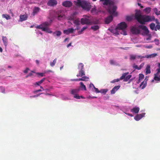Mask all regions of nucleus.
Masks as SVG:
<instances>
[{"mask_svg":"<svg viewBox=\"0 0 160 160\" xmlns=\"http://www.w3.org/2000/svg\"><path fill=\"white\" fill-rule=\"evenodd\" d=\"M62 34V32L59 31H57L53 32V35L54 36H57L58 37L60 36Z\"/></svg>","mask_w":160,"mask_h":160,"instance_id":"obj_21","label":"nucleus"},{"mask_svg":"<svg viewBox=\"0 0 160 160\" xmlns=\"http://www.w3.org/2000/svg\"><path fill=\"white\" fill-rule=\"evenodd\" d=\"M117 10L115 11L114 13L113 12L110 13L109 12H108L110 14V15L107 17L105 20V22L106 24H109L113 20V17H117L118 16V13L116 12Z\"/></svg>","mask_w":160,"mask_h":160,"instance_id":"obj_6","label":"nucleus"},{"mask_svg":"<svg viewBox=\"0 0 160 160\" xmlns=\"http://www.w3.org/2000/svg\"><path fill=\"white\" fill-rule=\"evenodd\" d=\"M160 29V25L159 24H157L156 25V27L155 28V30L157 31V30H159Z\"/></svg>","mask_w":160,"mask_h":160,"instance_id":"obj_47","label":"nucleus"},{"mask_svg":"<svg viewBox=\"0 0 160 160\" xmlns=\"http://www.w3.org/2000/svg\"><path fill=\"white\" fill-rule=\"evenodd\" d=\"M56 61H57V59L55 58V59H54V60L53 62H50V66L52 67H53L55 65V64H56Z\"/></svg>","mask_w":160,"mask_h":160,"instance_id":"obj_34","label":"nucleus"},{"mask_svg":"<svg viewBox=\"0 0 160 160\" xmlns=\"http://www.w3.org/2000/svg\"><path fill=\"white\" fill-rule=\"evenodd\" d=\"M0 90L2 92L4 93H5V89L3 87H0Z\"/></svg>","mask_w":160,"mask_h":160,"instance_id":"obj_40","label":"nucleus"},{"mask_svg":"<svg viewBox=\"0 0 160 160\" xmlns=\"http://www.w3.org/2000/svg\"><path fill=\"white\" fill-rule=\"evenodd\" d=\"M145 113H143L141 114H138L134 117V119L136 121H139L141 118L144 117L145 115Z\"/></svg>","mask_w":160,"mask_h":160,"instance_id":"obj_14","label":"nucleus"},{"mask_svg":"<svg viewBox=\"0 0 160 160\" xmlns=\"http://www.w3.org/2000/svg\"><path fill=\"white\" fill-rule=\"evenodd\" d=\"M72 43L70 42L69 44H68L67 46V47L68 48L71 45Z\"/></svg>","mask_w":160,"mask_h":160,"instance_id":"obj_64","label":"nucleus"},{"mask_svg":"<svg viewBox=\"0 0 160 160\" xmlns=\"http://www.w3.org/2000/svg\"><path fill=\"white\" fill-rule=\"evenodd\" d=\"M51 22H45L42 23V24L37 26L36 28L41 29L42 31H45L48 33H51L52 32V31L48 28L51 23Z\"/></svg>","mask_w":160,"mask_h":160,"instance_id":"obj_4","label":"nucleus"},{"mask_svg":"<svg viewBox=\"0 0 160 160\" xmlns=\"http://www.w3.org/2000/svg\"><path fill=\"white\" fill-rule=\"evenodd\" d=\"M110 62L111 64H114V61L112 60H111L110 61Z\"/></svg>","mask_w":160,"mask_h":160,"instance_id":"obj_58","label":"nucleus"},{"mask_svg":"<svg viewBox=\"0 0 160 160\" xmlns=\"http://www.w3.org/2000/svg\"><path fill=\"white\" fill-rule=\"evenodd\" d=\"M157 75H157L156 74H154V79L155 81H160V78L158 77L157 76Z\"/></svg>","mask_w":160,"mask_h":160,"instance_id":"obj_38","label":"nucleus"},{"mask_svg":"<svg viewBox=\"0 0 160 160\" xmlns=\"http://www.w3.org/2000/svg\"><path fill=\"white\" fill-rule=\"evenodd\" d=\"M40 10V8L38 7H34L33 13L34 15L36 14Z\"/></svg>","mask_w":160,"mask_h":160,"instance_id":"obj_22","label":"nucleus"},{"mask_svg":"<svg viewBox=\"0 0 160 160\" xmlns=\"http://www.w3.org/2000/svg\"><path fill=\"white\" fill-rule=\"evenodd\" d=\"M42 91V90L41 89H38V90L34 91V92H41Z\"/></svg>","mask_w":160,"mask_h":160,"instance_id":"obj_62","label":"nucleus"},{"mask_svg":"<svg viewBox=\"0 0 160 160\" xmlns=\"http://www.w3.org/2000/svg\"><path fill=\"white\" fill-rule=\"evenodd\" d=\"M78 68L79 70V73L77 74V76L82 77L85 75V72L84 70V65L82 63H80L78 66Z\"/></svg>","mask_w":160,"mask_h":160,"instance_id":"obj_7","label":"nucleus"},{"mask_svg":"<svg viewBox=\"0 0 160 160\" xmlns=\"http://www.w3.org/2000/svg\"><path fill=\"white\" fill-rule=\"evenodd\" d=\"M144 47L146 48H152V45H149L148 46L144 45Z\"/></svg>","mask_w":160,"mask_h":160,"instance_id":"obj_49","label":"nucleus"},{"mask_svg":"<svg viewBox=\"0 0 160 160\" xmlns=\"http://www.w3.org/2000/svg\"><path fill=\"white\" fill-rule=\"evenodd\" d=\"M133 68L135 69H136L138 70H139V67H138L137 65H136L135 64H134L133 65Z\"/></svg>","mask_w":160,"mask_h":160,"instance_id":"obj_46","label":"nucleus"},{"mask_svg":"<svg viewBox=\"0 0 160 160\" xmlns=\"http://www.w3.org/2000/svg\"><path fill=\"white\" fill-rule=\"evenodd\" d=\"M57 2L56 0H49L47 3V5L50 6H54L56 5Z\"/></svg>","mask_w":160,"mask_h":160,"instance_id":"obj_12","label":"nucleus"},{"mask_svg":"<svg viewBox=\"0 0 160 160\" xmlns=\"http://www.w3.org/2000/svg\"><path fill=\"white\" fill-rule=\"evenodd\" d=\"M127 26V25L125 22H122L118 24L116 29L122 30V32L121 33V34L125 35L127 34V32L125 30Z\"/></svg>","mask_w":160,"mask_h":160,"instance_id":"obj_5","label":"nucleus"},{"mask_svg":"<svg viewBox=\"0 0 160 160\" xmlns=\"http://www.w3.org/2000/svg\"><path fill=\"white\" fill-rule=\"evenodd\" d=\"M126 19L127 21H130L132 19V17L130 16H127L126 17Z\"/></svg>","mask_w":160,"mask_h":160,"instance_id":"obj_39","label":"nucleus"},{"mask_svg":"<svg viewBox=\"0 0 160 160\" xmlns=\"http://www.w3.org/2000/svg\"><path fill=\"white\" fill-rule=\"evenodd\" d=\"M129 73L128 72L124 73L122 74V76L120 77L121 80L123 79L124 82H127L131 77V75H127Z\"/></svg>","mask_w":160,"mask_h":160,"instance_id":"obj_9","label":"nucleus"},{"mask_svg":"<svg viewBox=\"0 0 160 160\" xmlns=\"http://www.w3.org/2000/svg\"><path fill=\"white\" fill-rule=\"evenodd\" d=\"M137 58V55H130V60H134Z\"/></svg>","mask_w":160,"mask_h":160,"instance_id":"obj_36","label":"nucleus"},{"mask_svg":"<svg viewBox=\"0 0 160 160\" xmlns=\"http://www.w3.org/2000/svg\"><path fill=\"white\" fill-rule=\"evenodd\" d=\"M139 108L137 107H135L131 110V111L135 113H138L139 111Z\"/></svg>","mask_w":160,"mask_h":160,"instance_id":"obj_18","label":"nucleus"},{"mask_svg":"<svg viewBox=\"0 0 160 160\" xmlns=\"http://www.w3.org/2000/svg\"><path fill=\"white\" fill-rule=\"evenodd\" d=\"M80 87L82 88V89H83L84 90L86 91V88L85 86L83 84V83L82 82H80Z\"/></svg>","mask_w":160,"mask_h":160,"instance_id":"obj_30","label":"nucleus"},{"mask_svg":"<svg viewBox=\"0 0 160 160\" xmlns=\"http://www.w3.org/2000/svg\"><path fill=\"white\" fill-rule=\"evenodd\" d=\"M74 3L77 7H81L83 10L87 11H89L91 8L90 3L86 1L77 0L74 1Z\"/></svg>","mask_w":160,"mask_h":160,"instance_id":"obj_3","label":"nucleus"},{"mask_svg":"<svg viewBox=\"0 0 160 160\" xmlns=\"http://www.w3.org/2000/svg\"><path fill=\"white\" fill-rule=\"evenodd\" d=\"M147 83L146 82L143 81L142 82L140 85V88L142 89H143L146 86Z\"/></svg>","mask_w":160,"mask_h":160,"instance_id":"obj_20","label":"nucleus"},{"mask_svg":"<svg viewBox=\"0 0 160 160\" xmlns=\"http://www.w3.org/2000/svg\"><path fill=\"white\" fill-rule=\"evenodd\" d=\"M154 42H155V44L156 45H158L159 44V40L157 39H155L154 40Z\"/></svg>","mask_w":160,"mask_h":160,"instance_id":"obj_48","label":"nucleus"},{"mask_svg":"<svg viewBox=\"0 0 160 160\" xmlns=\"http://www.w3.org/2000/svg\"><path fill=\"white\" fill-rule=\"evenodd\" d=\"M120 85H118L117 86L114 87L111 91V94H114L115 92L119 89L120 87Z\"/></svg>","mask_w":160,"mask_h":160,"instance_id":"obj_17","label":"nucleus"},{"mask_svg":"<svg viewBox=\"0 0 160 160\" xmlns=\"http://www.w3.org/2000/svg\"><path fill=\"white\" fill-rule=\"evenodd\" d=\"M43 93H41L40 94H43ZM40 95V94H37V95H33V96H31L30 97H33V98H34V97H38L39 96V95Z\"/></svg>","mask_w":160,"mask_h":160,"instance_id":"obj_54","label":"nucleus"},{"mask_svg":"<svg viewBox=\"0 0 160 160\" xmlns=\"http://www.w3.org/2000/svg\"><path fill=\"white\" fill-rule=\"evenodd\" d=\"M88 16H86V17L82 18L81 19V23L82 24H92V22H91L90 20L88 18Z\"/></svg>","mask_w":160,"mask_h":160,"instance_id":"obj_8","label":"nucleus"},{"mask_svg":"<svg viewBox=\"0 0 160 160\" xmlns=\"http://www.w3.org/2000/svg\"><path fill=\"white\" fill-rule=\"evenodd\" d=\"M144 78V75L142 74H139V79L138 81V83H139Z\"/></svg>","mask_w":160,"mask_h":160,"instance_id":"obj_27","label":"nucleus"},{"mask_svg":"<svg viewBox=\"0 0 160 160\" xmlns=\"http://www.w3.org/2000/svg\"><path fill=\"white\" fill-rule=\"evenodd\" d=\"M91 13L93 15L97 14L98 13V11L96 7L92 8L91 10Z\"/></svg>","mask_w":160,"mask_h":160,"instance_id":"obj_24","label":"nucleus"},{"mask_svg":"<svg viewBox=\"0 0 160 160\" xmlns=\"http://www.w3.org/2000/svg\"><path fill=\"white\" fill-rule=\"evenodd\" d=\"M138 28L144 31L146 34H148L149 31L146 26L143 25H140L138 26Z\"/></svg>","mask_w":160,"mask_h":160,"instance_id":"obj_13","label":"nucleus"},{"mask_svg":"<svg viewBox=\"0 0 160 160\" xmlns=\"http://www.w3.org/2000/svg\"><path fill=\"white\" fill-rule=\"evenodd\" d=\"M79 25H76V28L75 29V30H78L79 28H80V27H79Z\"/></svg>","mask_w":160,"mask_h":160,"instance_id":"obj_60","label":"nucleus"},{"mask_svg":"<svg viewBox=\"0 0 160 160\" xmlns=\"http://www.w3.org/2000/svg\"><path fill=\"white\" fill-rule=\"evenodd\" d=\"M135 17L137 21L142 24H145L146 22H149L154 21L155 18L154 16L148 15H142L140 10H136Z\"/></svg>","mask_w":160,"mask_h":160,"instance_id":"obj_1","label":"nucleus"},{"mask_svg":"<svg viewBox=\"0 0 160 160\" xmlns=\"http://www.w3.org/2000/svg\"><path fill=\"white\" fill-rule=\"evenodd\" d=\"M2 40L4 45L5 46H7L8 43L7 39L6 37L2 36Z\"/></svg>","mask_w":160,"mask_h":160,"instance_id":"obj_23","label":"nucleus"},{"mask_svg":"<svg viewBox=\"0 0 160 160\" xmlns=\"http://www.w3.org/2000/svg\"><path fill=\"white\" fill-rule=\"evenodd\" d=\"M38 74L41 77H43L44 76V73H38Z\"/></svg>","mask_w":160,"mask_h":160,"instance_id":"obj_59","label":"nucleus"},{"mask_svg":"<svg viewBox=\"0 0 160 160\" xmlns=\"http://www.w3.org/2000/svg\"><path fill=\"white\" fill-rule=\"evenodd\" d=\"M45 79L46 78H43L40 81L35 82V83L34 84V85H37L38 86H39L41 84L45 81Z\"/></svg>","mask_w":160,"mask_h":160,"instance_id":"obj_25","label":"nucleus"},{"mask_svg":"<svg viewBox=\"0 0 160 160\" xmlns=\"http://www.w3.org/2000/svg\"><path fill=\"white\" fill-rule=\"evenodd\" d=\"M74 29L72 28H69L67 30H65L63 31V33L67 35L69 34L70 33H72L74 31Z\"/></svg>","mask_w":160,"mask_h":160,"instance_id":"obj_16","label":"nucleus"},{"mask_svg":"<svg viewBox=\"0 0 160 160\" xmlns=\"http://www.w3.org/2000/svg\"><path fill=\"white\" fill-rule=\"evenodd\" d=\"M73 23L75 24L76 25H79L80 24L79 21V20H74L73 21Z\"/></svg>","mask_w":160,"mask_h":160,"instance_id":"obj_43","label":"nucleus"},{"mask_svg":"<svg viewBox=\"0 0 160 160\" xmlns=\"http://www.w3.org/2000/svg\"><path fill=\"white\" fill-rule=\"evenodd\" d=\"M92 87H93V88H94L95 87L94 86V85L92 83H91L89 85V87L90 88H91Z\"/></svg>","mask_w":160,"mask_h":160,"instance_id":"obj_57","label":"nucleus"},{"mask_svg":"<svg viewBox=\"0 0 160 160\" xmlns=\"http://www.w3.org/2000/svg\"><path fill=\"white\" fill-rule=\"evenodd\" d=\"M151 8L149 7H147L144 9V11L147 14L149 13L151 11Z\"/></svg>","mask_w":160,"mask_h":160,"instance_id":"obj_29","label":"nucleus"},{"mask_svg":"<svg viewBox=\"0 0 160 160\" xmlns=\"http://www.w3.org/2000/svg\"><path fill=\"white\" fill-rule=\"evenodd\" d=\"M120 80H121L120 79V78H118L117 79H115L113 80L111 82V83H114L115 82H119Z\"/></svg>","mask_w":160,"mask_h":160,"instance_id":"obj_41","label":"nucleus"},{"mask_svg":"<svg viewBox=\"0 0 160 160\" xmlns=\"http://www.w3.org/2000/svg\"><path fill=\"white\" fill-rule=\"evenodd\" d=\"M153 10L156 15H160V11H158L157 8H154Z\"/></svg>","mask_w":160,"mask_h":160,"instance_id":"obj_37","label":"nucleus"},{"mask_svg":"<svg viewBox=\"0 0 160 160\" xmlns=\"http://www.w3.org/2000/svg\"><path fill=\"white\" fill-rule=\"evenodd\" d=\"M28 15L25 14L24 15H20V16L19 21L22 22L26 20L28 18Z\"/></svg>","mask_w":160,"mask_h":160,"instance_id":"obj_15","label":"nucleus"},{"mask_svg":"<svg viewBox=\"0 0 160 160\" xmlns=\"http://www.w3.org/2000/svg\"><path fill=\"white\" fill-rule=\"evenodd\" d=\"M94 88L95 90V92L96 93H98L100 92V91H99L98 88H95V87Z\"/></svg>","mask_w":160,"mask_h":160,"instance_id":"obj_52","label":"nucleus"},{"mask_svg":"<svg viewBox=\"0 0 160 160\" xmlns=\"http://www.w3.org/2000/svg\"><path fill=\"white\" fill-rule=\"evenodd\" d=\"M74 97L76 99H80V96H79L77 94L74 96Z\"/></svg>","mask_w":160,"mask_h":160,"instance_id":"obj_51","label":"nucleus"},{"mask_svg":"<svg viewBox=\"0 0 160 160\" xmlns=\"http://www.w3.org/2000/svg\"><path fill=\"white\" fill-rule=\"evenodd\" d=\"M100 2H102L103 5L108 6L106 10L110 13H114L117 9V7L114 5V2L112 0H100Z\"/></svg>","mask_w":160,"mask_h":160,"instance_id":"obj_2","label":"nucleus"},{"mask_svg":"<svg viewBox=\"0 0 160 160\" xmlns=\"http://www.w3.org/2000/svg\"><path fill=\"white\" fill-rule=\"evenodd\" d=\"M131 31L133 34H138L140 33V30L138 28L133 27L131 29Z\"/></svg>","mask_w":160,"mask_h":160,"instance_id":"obj_10","label":"nucleus"},{"mask_svg":"<svg viewBox=\"0 0 160 160\" xmlns=\"http://www.w3.org/2000/svg\"><path fill=\"white\" fill-rule=\"evenodd\" d=\"M29 69L28 68H27L26 69L23 71V72L25 73H27L28 72Z\"/></svg>","mask_w":160,"mask_h":160,"instance_id":"obj_55","label":"nucleus"},{"mask_svg":"<svg viewBox=\"0 0 160 160\" xmlns=\"http://www.w3.org/2000/svg\"><path fill=\"white\" fill-rule=\"evenodd\" d=\"M79 88H77L75 89H71V93L74 95H76L77 93L79 91Z\"/></svg>","mask_w":160,"mask_h":160,"instance_id":"obj_19","label":"nucleus"},{"mask_svg":"<svg viewBox=\"0 0 160 160\" xmlns=\"http://www.w3.org/2000/svg\"><path fill=\"white\" fill-rule=\"evenodd\" d=\"M138 6H140L141 8H143V7L141 6V4L140 3H138Z\"/></svg>","mask_w":160,"mask_h":160,"instance_id":"obj_63","label":"nucleus"},{"mask_svg":"<svg viewBox=\"0 0 160 160\" xmlns=\"http://www.w3.org/2000/svg\"><path fill=\"white\" fill-rule=\"evenodd\" d=\"M87 27H84L81 29V31L78 32V34H81L82 33V32L85 29L87 28Z\"/></svg>","mask_w":160,"mask_h":160,"instance_id":"obj_33","label":"nucleus"},{"mask_svg":"<svg viewBox=\"0 0 160 160\" xmlns=\"http://www.w3.org/2000/svg\"><path fill=\"white\" fill-rule=\"evenodd\" d=\"M144 65V63H142V64H141V65H140V66L139 67V70L141 69L143 67Z\"/></svg>","mask_w":160,"mask_h":160,"instance_id":"obj_53","label":"nucleus"},{"mask_svg":"<svg viewBox=\"0 0 160 160\" xmlns=\"http://www.w3.org/2000/svg\"><path fill=\"white\" fill-rule=\"evenodd\" d=\"M99 27L98 25H94L92 26L91 27V28L93 29L94 31H95L98 29Z\"/></svg>","mask_w":160,"mask_h":160,"instance_id":"obj_31","label":"nucleus"},{"mask_svg":"<svg viewBox=\"0 0 160 160\" xmlns=\"http://www.w3.org/2000/svg\"><path fill=\"white\" fill-rule=\"evenodd\" d=\"M83 81H88L89 78L86 76H83L82 77Z\"/></svg>","mask_w":160,"mask_h":160,"instance_id":"obj_45","label":"nucleus"},{"mask_svg":"<svg viewBox=\"0 0 160 160\" xmlns=\"http://www.w3.org/2000/svg\"><path fill=\"white\" fill-rule=\"evenodd\" d=\"M2 16L3 18H6L7 20L9 19H10V17L8 15L3 14H2Z\"/></svg>","mask_w":160,"mask_h":160,"instance_id":"obj_35","label":"nucleus"},{"mask_svg":"<svg viewBox=\"0 0 160 160\" xmlns=\"http://www.w3.org/2000/svg\"><path fill=\"white\" fill-rule=\"evenodd\" d=\"M72 3L71 1H66L62 3V5L65 7L69 8L72 6Z\"/></svg>","mask_w":160,"mask_h":160,"instance_id":"obj_11","label":"nucleus"},{"mask_svg":"<svg viewBox=\"0 0 160 160\" xmlns=\"http://www.w3.org/2000/svg\"><path fill=\"white\" fill-rule=\"evenodd\" d=\"M108 91L107 89H102L100 91V92L105 94Z\"/></svg>","mask_w":160,"mask_h":160,"instance_id":"obj_42","label":"nucleus"},{"mask_svg":"<svg viewBox=\"0 0 160 160\" xmlns=\"http://www.w3.org/2000/svg\"><path fill=\"white\" fill-rule=\"evenodd\" d=\"M157 73L156 74L157 75H158L159 74V73L160 72V68H159L158 69H157Z\"/></svg>","mask_w":160,"mask_h":160,"instance_id":"obj_56","label":"nucleus"},{"mask_svg":"<svg viewBox=\"0 0 160 160\" xmlns=\"http://www.w3.org/2000/svg\"><path fill=\"white\" fill-rule=\"evenodd\" d=\"M157 55V53H153L151 54H150L149 55L146 56V58H154L156 57Z\"/></svg>","mask_w":160,"mask_h":160,"instance_id":"obj_28","label":"nucleus"},{"mask_svg":"<svg viewBox=\"0 0 160 160\" xmlns=\"http://www.w3.org/2000/svg\"><path fill=\"white\" fill-rule=\"evenodd\" d=\"M146 58V56H145V57H144V56H137V58Z\"/></svg>","mask_w":160,"mask_h":160,"instance_id":"obj_50","label":"nucleus"},{"mask_svg":"<svg viewBox=\"0 0 160 160\" xmlns=\"http://www.w3.org/2000/svg\"><path fill=\"white\" fill-rule=\"evenodd\" d=\"M151 68L150 66L149 65H148L146 68V74H149L151 73Z\"/></svg>","mask_w":160,"mask_h":160,"instance_id":"obj_26","label":"nucleus"},{"mask_svg":"<svg viewBox=\"0 0 160 160\" xmlns=\"http://www.w3.org/2000/svg\"><path fill=\"white\" fill-rule=\"evenodd\" d=\"M64 16L63 14H61L60 15L58 14V19L59 20H61V18H63Z\"/></svg>","mask_w":160,"mask_h":160,"instance_id":"obj_44","label":"nucleus"},{"mask_svg":"<svg viewBox=\"0 0 160 160\" xmlns=\"http://www.w3.org/2000/svg\"><path fill=\"white\" fill-rule=\"evenodd\" d=\"M155 24L154 23H151L150 25V29L152 30H153L154 29H155Z\"/></svg>","mask_w":160,"mask_h":160,"instance_id":"obj_32","label":"nucleus"},{"mask_svg":"<svg viewBox=\"0 0 160 160\" xmlns=\"http://www.w3.org/2000/svg\"><path fill=\"white\" fill-rule=\"evenodd\" d=\"M126 114L127 115H128L129 116H130V117H132L133 116V115L131 114H130V113H126Z\"/></svg>","mask_w":160,"mask_h":160,"instance_id":"obj_61","label":"nucleus"}]
</instances>
